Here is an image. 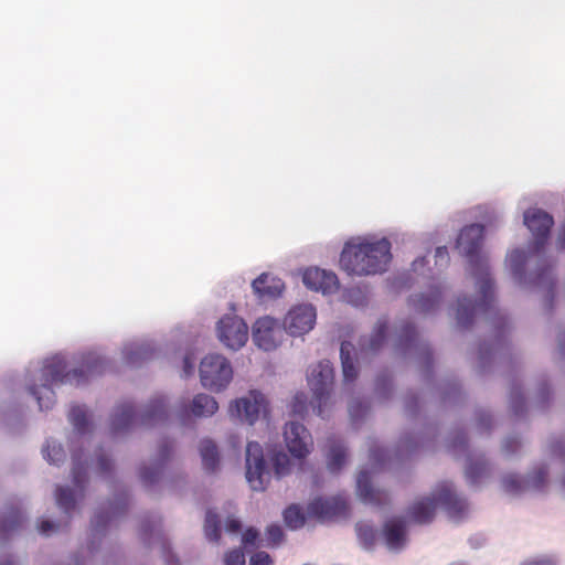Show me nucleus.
Returning <instances> with one entry per match:
<instances>
[{
  "label": "nucleus",
  "mask_w": 565,
  "mask_h": 565,
  "mask_svg": "<svg viewBox=\"0 0 565 565\" xmlns=\"http://www.w3.org/2000/svg\"><path fill=\"white\" fill-rule=\"evenodd\" d=\"M438 391L444 404L456 405L462 401L461 386L456 379H448L443 381L438 386Z\"/></svg>",
  "instance_id": "43"
},
{
  "label": "nucleus",
  "mask_w": 565,
  "mask_h": 565,
  "mask_svg": "<svg viewBox=\"0 0 565 565\" xmlns=\"http://www.w3.org/2000/svg\"><path fill=\"white\" fill-rule=\"evenodd\" d=\"M444 297L445 287L441 284H433L428 287L427 291L409 295L407 298V305L416 313L431 315L439 309Z\"/></svg>",
  "instance_id": "23"
},
{
  "label": "nucleus",
  "mask_w": 565,
  "mask_h": 565,
  "mask_svg": "<svg viewBox=\"0 0 565 565\" xmlns=\"http://www.w3.org/2000/svg\"><path fill=\"white\" fill-rule=\"evenodd\" d=\"M43 458L50 463L54 466H60L65 461L66 454L63 445L53 439L47 438L45 446L42 449Z\"/></svg>",
  "instance_id": "47"
},
{
  "label": "nucleus",
  "mask_w": 565,
  "mask_h": 565,
  "mask_svg": "<svg viewBox=\"0 0 565 565\" xmlns=\"http://www.w3.org/2000/svg\"><path fill=\"white\" fill-rule=\"evenodd\" d=\"M548 468L546 465H540L534 468L532 471L527 472L524 476V481L527 489H533L536 491H541L545 488L547 482Z\"/></svg>",
  "instance_id": "49"
},
{
  "label": "nucleus",
  "mask_w": 565,
  "mask_h": 565,
  "mask_svg": "<svg viewBox=\"0 0 565 565\" xmlns=\"http://www.w3.org/2000/svg\"><path fill=\"white\" fill-rule=\"evenodd\" d=\"M505 265L513 281L521 288L545 289L544 307L548 313L554 310L556 297V280L547 258H541L533 269L529 270L526 257L521 250H515L505 259Z\"/></svg>",
  "instance_id": "4"
},
{
  "label": "nucleus",
  "mask_w": 565,
  "mask_h": 565,
  "mask_svg": "<svg viewBox=\"0 0 565 565\" xmlns=\"http://www.w3.org/2000/svg\"><path fill=\"white\" fill-rule=\"evenodd\" d=\"M166 468L151 462L149 466L141 465L138 469L140 482L146 489H152L162 479Z\"/></svg>",
  "instance_id": "42"
},
{
  "label": "nucleus",
  "mask_w": 565,
  "mask_h": 565,
  "mask_svg": "<svg viewBox=\"0 0 565 565\" xmlns=\"http://www.w3.org/2000/svg\"><path fill=\"white\" fill-rule=\"evenodd\" d=\"M334 380V370L330 361H320L308 375V384L312 392L311 406L317 416L326 418V406L329 403Z\"/></svg>",
  "instance_id": "11"
},
{
  "label": "nucleus",
  "mask_w": 565,
  "mask_h": 565,
  "mask_svg": "<svg viewBox=\"0 0 565 565\" xmlns=\"http://www.w3.org/2000/svg\"><path fill=\"white\" fill-rule=\"evenodd\" d=\"M502 487L507 492L521 493L526 490L524 477L518 473H508L502 477Z\"/></svg>",
  "instance_id": "54"
},
{
  "label": "nucleus",
  "mask_w": 565,
  "mask_h": 565,
  "mask_svg": "<svg viewBox=\"0 0 565 565\" xmlns=\"http://www.w3.org/2000/svg\"><path fill=\"white\" fill-rule=\"evenodd\" d=\"M476 428L479 435H490L493 428V416L492 414L483 408H477L475 411Z\"/></svg>",
  "instance_id": "51"
},
{
  "label": "nucleus",
  "mask_w": 565,
  "mask_h": 565,
  "mask_svg": "<svg viewBox=\"0 0 565 565\" xmlns=\"http://www.w3.org/2000/svg\"><path fill=\"white\" fill-rule=\"evenodd\" d=\"M245 477L253 491L266 490L270 471L262 445L258 441H248L245 450Z\"/></svg>",
  "instance_id": "12"
},
{
  "label": "nucleus",
  "mask_w": 565,
  "mask_h": 565,
  "mask_svg": "<svg viewBox=\"0 0 565 565\" xmlns=\"http://www.w3.org/2000/svg\"><path fill=\"white\" fill-rule=\"evenodd\" d=\"M138 423V412L130 401L116 404L109 415V434L111 437L124 436L134 430Z\"/></svg>",
  "instance_id": "21"
},
{
  "label": "nucleus",
  "mask_w": 565,
  "mask_h": 565,
  "mask_svg": "<svg viewBox=\"0 0 565 565\" xmlns=\"http://www.w3.org/2000/svg\"><path fill=\"white\" fill-rule=\"evenodd\" d=\"M509 404L512 415L516 418L525 417L527 413V403L523 393L521 381L513 379L510 385Z\"/></svg>",
  "instance_id": "37"
},
{
  "label": "nucleus",
  "mask_w": 565,
  "mask_h": 565,
  "mask_svg": "<svg viewBox=\"0 0 565 565\" xmlns=\"http://www.w3.org/2000/svg\"><path fill=\"white\" fill-rule=\"evenodd\" d=\"M317 319L316 308L310 303L292 307L284 319V329L292 337L308 333L315 327Z\"/></svg>",
  "instance_id": "19"
},
{
  "label": "nucleus",
  "mask_w": 565,
  "mask_h": 565,
  "mask_svg": "<svg viewBox=\"0 0 565 565\" xmlns=\"http://www.w3.org/2000/svg\"><path fill=\"white\" fill-rule=\"evenodd\" d=\"M199 451L202 467L206 473H215L220 469L221 456L216 444L210 438L200 441Z\"/></svg>",
  "instance_id": "34"
},
{
  "label": "nucleus",
  "mask_w": 565,
  "mask_h": 565,
  "mask_svg": "<svg viewBox=\"0 0 565 565\" xmlns=\"http://www.w3.org/2000/svg\"><path fill=\"white\" fill-rule=\"evenodd\" d=\"M253 342L263 351L275 350L281 341V328L279 321L271 317L258 318L252 331Z\"/></svg>",
  "instance_id": "18"
},
{
  "label": "nucleus",
  "mask_w": 565,
  "mask_h": 565,
  "mask_svg": "<svg viewBox=\"0 0 565 565\" xmlns=\"http://www.w3.org/2000/svg\"><path fill=\"white\" fill-rule=\"evenodd\" d=\"M224 565H246L245 554L242 548H233L224 554Z\"/></svg>",
  "instance_id": "62"
},
{
  "label": "nucleus",
  "mask_w": 565,
  "mask_h": 565,
  "mask_svg": "<svg viewBox=\"0 0 565 565\" xmlns=\"http://www.w3.org/2000/svg\"><path fill=\"white\" fill-rule=\"evenodd\" d=\"M381 536L390 552L401 553L408 542V524L406 519L401 515H394L385 520Z\"/></svg>",
  "instance_id": "22"
},
{
  "label": "nucleus",
  "mask_w": 565,
  "mask_h": 565,
  "mask_svg": "<svg viewBox=\"0 0 565 565\" xmlns=\"http://www.w3.org/2000/svg\"><path fill=\"white\" fill-rule=\"evenodd\" d=\"M388 334V324L386 320H379L367 339V343L360 342L362 350L376 354L379 353L384 344L386 343Z\"/></svg>",
  "instance_id": "38"
},
{
  "label": "nucleus",
  "mask_w": 565,
  "mask_h": 565,
  "mask_svg": "<svg viewBox=\"0 0 565 565\" xmlns=\"http://www.w3.org/2000/svg\"><path fill=\"white\" fill-rule=\"evenodd\" d=\"M252 288L259 299H276L281 296L285 284L280 278L263 273L253 280Z\"/></svg>",
  "instance_id": "29"
},
{
  "label": "nucleus",
  "mask_w": 565,
  "mask_h": 565,
  "mask_svg": "<svg viewBox=\"0 0 565 565\" xmlns=\"http://www.w3.org/2000/svg\"><path fill=\"white\" fill-rule=\"evenodd\" d=\"M486 228L482 224L466 225L456 239V248L467 258L468 270L475 280L479 297L460 295L457 298L456 322L462 330L470 329L478 315H486L493 308L495 281L489 262L481 253Z\"/></svg>",
  "instance_id": "2"
},
{
  "label": "nucleus",
  "mask_w": 565,
  "mask_h": 565,
  "mask_svg": "<svg viewBox=\"0 0 565 565\" xmlns=\"http://www.w3.org/2000/svg\"><path fill=\"white\" fill-rule=\"evenodd\" d=\"M521 448V440L516 435H509L502 443V450L507 456H514Z\"/></svg>",
  "instance_id": "61"
},
{
  "label": "nucleus",
  "mask_w": 565,
  "mask_h": 565,
  "mask_svg": "<svg viewBox=\"0 0 565 565\" xmlns=\"http://www.w3.org/2000/svg\"><path fill=\"white\" fill-rule=\"evenodd\" d=\"M242 543L244 547L257 548L260 544V532L255 526H247L242 533Z\"/></svg>",
  "instance_id": "60"
},
{
  "label": "nucleus",
  "mask_w": 565,
  "mask_h": 565,
  "mask_svg": "<svg viewBox=\"0 0 565 565\" xmlns=\"http://www.w3.org/2000/svg\"><path fill=\"white\" fill-rule=\"evenodd\" d=\"M394 377L388 371H381L374 380V396L380 404L388 403L394 395Z\"/></svg>",
  "instance_id": "36"
},
{
  "label": "nucleus",
  "mask_w": 565,
  "mask_h": 565,
  "mask_svg": "<svg viewBox=\"0 0 565 565\" xmlns=\"http://www.w3.org/2000/svg\"><path fill=\"white\" fill-rule=\"evenodd\" d=\"M436 502L431 495L425 497L408 508L409 518L418 524L430 523L435 518Z\"/></svg>",
  "instance_id": "35"
},
{
  "label": "nucleus",
  "mask_w": 565,
  "mask_h": 565,
  "mask_svg": "<svg viewBox=\"0 0 565 565\" xmlns=\"http://www.w3.org/2000/svg\"><path fill=\"white\" fill-rule=\"evenodd\" d=\"M493 335L490 340H483L478 347V372H490L495 359L513 363L514 358L508 338L509 321L507 317L495 315L492 318Z\"/></svg>",
  "instance_id": "8"
},
{
  "label": "nucleus",
  "mask_w": 565,
  "mask_h": 565,
  "mask_svg": "<svg viewBox=\"0 0 565 565\" xmlns=\"http://www.w3.org/2000/svg\"><path fill=\"white\" fill-rule=\"evenodd\" d=\"M391 242L386 237L373 242L362 241L358 244L345 243L340 266L349 275L370 276L382 274L392 259Z\"/></svg>",
  "instance_id": "3"
},
{
  "label": "nucleus",
  "mask_w": 565,
  "mask_h": 565,
  "mask_svg": "<svg viewBox=\"0 0 565 565\" xmlns=\"http://www.w3.org/2000/svg\"><path fill=\"white\" fill-rule=\"evenodd\" d=\"M270 463L274 475L277 479H281L291 472V460L282 450H271L269 454Z\"/></svg>",
  "instance_id": "44"
},
{
  "label": "nucleus",
  "mask_w": 565,
  "mask_h": 565,
  "mask_svg": "<svg viewBox=\"0 0 565 565\" xmlns=\"http://www.w3.org/2000/svg\"><path fill=\"white\" fill-rule=\"evenodd\" d=\"M548 447H550L551 455L553 457L559 459L562 462H565V439L555 438V439L551 440Z\"/></svg>",
  "instance_id": "64"
},
{
  "label": "nucleus",
  "mask_w": 565,
  "mask_h": 565,
  "mask_svg": "<svg viewBox=\"0 0 565 565\" xmlns=\"http://www.w3.org/2000/svg\"><path fill=\"white\" fill-rule=\"evenodd\" d=\"M339 289V278L331 271L323 269V277L319 286V291L322 294H332Z\"/></svg>",
  "instance_id": "59"
},
{
  "label": "nucleus",
  "mask_w": 565,
  "mask_h": 565,
  "mask_svg": "<svg viewBox=\"0 0 565 565\" xmlns=\"http://www.w3.org/2000/svg\"><path fill=\"white\" fill-rule=\"evenodd\" d=\"M26 522V515L21 507L6 503L0 510V544L6 545L14 534L19 533Z\"/></svg>",
  "instance_id": "26"
},
{
  "label": "nucleus",
  "mask_w": 565,
  "mask_h": 565,
  "mask_svg": "<svg viewBox=\"0 0 565 565\" xmlns=\"http://www.w3.org/2000/svg\"><path fill=\"white\" fill-rule=\"evenodd\" d=\"M113 371V362L97 352L82 353L77 365L70 369L64 355L55 354L43 364L32 365L24 375L10 374L4 380L9 401L0 404V423L11 433H18L24 425V409L20 395L25 390L38 403L40 411H49L55 404L54 386L84 385L93 377Z\"/></svg>",
  "instance_id": "1"
},
{
  "label": "nucleus",
  "mask_w": 565,
  "mask_h": 565,
  "mask_svg": "<svg viewBox=\"0 0 565 565\" xmlns=\"http://www.w3.org/2000/svg\"><path fill=\"white\" fill-rule=\"evenodd\" d=\"M131 494L127 489H120L114 497L100 504L90 520V534L87 548L90 554L98 551L103 539L106 536L110 525L118 519L126 515L129 509Z\"/></svg>",
  "instance_id": "6"
},
{
  "label": "nucleus",
  "mask_w": 565,
  "mask_h": 565,
  "mask_svg": "<svg viewBox=\"0 0 565 565\" xmlns=\"http://www.w3.org/2000/svg\"><path fill=\"white\" fill-rule=\"evenodd\" d=\"M290 414L305 419L308 414V396L305 392H297L290 403Z\"/></svg>",
  "instance_id": "55"
},
{
  "label": "nucleus",
  "mask_w": 565,
  "mask_h": 565,
  "mask_svg": "<svg viewBox=\"0 0 565 565\" xmlns=\"http://www.w3.org/2000/svg\"><path fill=\"white\" fill-rule=\"evenodd\" d=\"M170 397L166 393L152 395L138 412V423L142 427H156L167 424L170 419Z\"/></svg>",
  "instance_id": "16"
},
{
  "label": "nucleus",
  "mask_w": 565,
  "mask_h": 565,
  "mask_svg": "<svg viewBox=\"0 0 565 565\" xmlns=\"http://www.w3.org/2000/svg\"><path fill=\"white\" fill-rule=\"evenodd\" d=\"M72 459V482L75 489L70 486H56L55 502L60 510L71 515L77 508L79 501L84 499L86 487L88 483V466L89 462L84 458V449L76 447L74 440L70 445Z\"/></svg>",
  "instance_id": "5"
},
{
  "label": "nucleus",
  "mask_w": 565,
  "mask_h": 565,
  "mask_svg": "<svg viewBox=\"0 0 565 565\" xmlns=\"http://www.w3.org/2000/svg\"><path fill=\"white\" fill-rule=\"evenodd\" d=\"M438 435L436 425H428L420 434L412 431L403 434L396 445V456L399 458L411 457L419 449L426 447L430 441H435Z\"/></svg>",
  "instance_id": "25"
},
{
  "label": "nucleus",
  "mask_w": 565,
  "mask_h": 565,
  "mask_svg": "<svg viewBox=\"0 0 565 565\" xmlns=\"http://www.w3.org/2000/svg\"><path fill=\"white\" fill-rule=\"evenodd\" d=\"M371 404L366 399L354 398L349 403V415L354 425L361 424L370 413Z\"/></svg>",
  "instance_id": "50"
},
{
  "label": "nucleus",
  "mask_w": 565,
  "mask_h": 565,
  "mask_svg": "<svg viewBox=\"0 0 565 565\" xmlns=\"http://www.w3.org/2000/svg\"><path fill=\"white\" fill-rule=\"evenodd\" d=\"M173 455V444L169 438H164L160 441L157 450V456L152 462L160 465L167 469Z\"/></svg>",
  "instance_id": "53"
},
{
  "label": "nucleus",
  "mask_w": 565,
  "mask_h": 565,
  "mask_svg": "<svg viewBox=\"0 0 565 565\" xmlns=\"http://www.w3.org/2000/svg\"><path fill=\"white\" fill-rule=\"evenodd\" d=\"M431 498L436 502V508L440 507L450 518L460 516L467 508L466 499L460 498L449 482L439 483Z\"/></svg>",
  "instance_id": "27"
},
{
  "label": "nucleus",
  "mask_w": 565,
  "mask_h": 565,
  "mask_svg": "<svg viewBox=\"0 0 565 565\" xmlns=\"http://www.w3.org/2000/svg\"><path fill=\"white\" fill-rule=\"evenodd\" d=\"M204 535L205 539L211 543H218L221 540V520L218 514L212 509H207L205 512Z\"/></svg>",
  "instance_id": "45"
},
{
  "label": "nucleus",
  "mask_w": 565,
  "mask_h": 565,
  "mask_svg": "<svg viewBox=\"0 0 565 565\" xmlns=\"http://www.w3.org/2000/svg\"><path fill=\"white\" fill-rule=\"evenodd\" d=\"M218 411L217 401L205 393L195 394L190 404L181 403L177 409V418L182 426H188L192 418L211 417Z\"/></svg>",
  "instance_id": "17"
},
{
  "label": "nucleus",
  "mask_w": 565,
  "mask_h": 565,
  "mask_svg": "<svg viewBox=\"0 0 565 565\" xmlns=\"http://www.w3.org/2000/svg\"><path fill=\"white\" fill-rule=\"evenodd\" d=\"M356 492L364 503H374L376 501L375 489L372 483V473L367 469L359 472L356 478Z\"/></svg>",
  "instance_id": "41"
},
{
  "label": "nucleus",
  "mask_w": 565,
  "mask_h": 565,
  "mask_svg": "<svg viewBox=\"0 0 565 565\" xmlns=\"http://www.w3.org/2000/svg\"><path fill=\"white\" fill-rule=\"evenodd\" d=\"M446 447L452 456H460L468 451L469 439L465 427L454 428L446 438Z\"/></svg>",
  "instance_id": "39"
},
{
  "label": "nucleus",
  "mask_w": 565,
  "mask_h": 565,
  "mask_svg": "<svg viewBox=\"0 0 565 565\" xmlns=\"http://www.w3.org/2000/svg\"><path fill=\"white\" fill-rule=\"evenodd\" d=\"M157 356V348L152 341L128 343L122 349V359L130 367H140Z\"/></svg>",
  "instance_id": "28"
},
{
  "label": "nucleus",
  "mask_w": 565,
  "mask_h": 565,
  "mask_svg": "<svg viewBox=\"0 0 565 565\" xmlns=\"http://www.w3.org/2000/svg\"><path fill=\"white\" fill-rule=\"evenodd\" d=\"M267 401L260 391L252 390L247 396L236 398L230 406L233 416L254 425L262 413H267Z\"/></svg>",
  "instance_id": "15"
},
{
  "label": "nucleus",
  "mask_w": 565,
  "mask_h": 565,
  "mask_svg": "<svg viewBox=\"0 0 565 565\" xmlns=\"http://www.w3.org/2000/svg\"><path fill=\"white\" fill-rule=\"evenodd\" d=\"M308 516V512L306 513L298 503H291L282 511L284 523L291 531L302 529L307 523Z\"/></svg>",
  "instance_id": "40"
},
{
  "label": "nucleus",
  "mask_w": 565,
  "mask_h": 565,
  "mask_svg": "<svg viewBox=\"0 0 565 565\" xmlns=\"http://www.w3.org/2000/svg\"><path fill=\"white\" fill-rule=\"evenodd\" d=\"M199 375L204 388L220 393L232 382L234 371L227 358L218 353H209L200 362Z\"/></svg>",
  "instance_id": "10"
},
{
  "label": "nucleus",
  "mask_w": 565,
  "mask_h": 565,
  "mask_svg": "<svg viewBox=\"0 0 565 565\" xmlns=\"http://www.w3.org/2000/svg\"><path fill=\"white\" fill-rule=\"evenodd\" d=\"M490 472V462L486 456L472 458L470 455L466 460L465 476L470 487H478L481 480Z\"/></svg>",
  "instance_id": "33"
},
{
  "label": "nucleus",
  "mask_w": 565,
  "mask_h": 565,
  "mask_svg": "<svg viewBox=\"0 0 565 565\" xmlns=\"http://www.w3.org/2000/svg\"><path fill=\"white\" fill-rule=\"evenodd\" d=\"M404 409L407 417L414 419L420 411V398L416 392L409 391L404 399Z\"/></svg>",
  "instance_id": "58"
},
{
  "label": "nucleus",
  "mask_w": 565,
  "mask_h": 565,
  "mask_svg": "<svg viewBox=\"0 0 565 565\" xmlns=\"http://www.w3.org/2000/svg\"><path fill=\"white\" fill-rule=\"evenodd\" d=\"M220 342L232 351L244 347L248 340V326L238 316L225 315L216 323Z\"/></svg>",
  "instance_id": "13"
},
{
  "label": "nucleus",
  "mask_w": 565,
  "mask_h": 565,
  "mask_svg": "<svg viewBox=\"0 0 565 565\" xmlns=\"http://www.w3.org/2000/svg\"><path fill=\"white\" fill-rule=\"evenodd\" d=\"M307 512L310 518L317 520H331L338 516H347L349 505L340 495H318L308 503Z\"/></svg>",
  "instance_id": "20"
},
{
  "label": "nucleus",
  "mask_w": 565,
  "mask_h": 565,
  "mask_svg": "<svg viewBox=\"0 0 565 565\" xmlns=\"http://www.w3.org/2000/svg\"><path fill=\"white\" fill-rule=\"evenodd\" d=\"M95 471L104 479L110 480L115 472L114 459L105 454L103 447H98L95 452Z\"/></svg>",
  "instance_id": "48"
},
{
  "label": "nucleus",
  "mask_w": 565,
  "mask_h": 565,
  "mask_svg": "<svg viewBox=\"0 0 565 565\" xmlns=\"http://www.w3.org/2000/svg\"><path fill=\"white\" fill-rule=\"evenodd\" d=\"M395 348L403 356H406L412 350H414L416 352V361L420 369V377L423 382L426 384H431L434 382V352L428 343L419 342L417 328L414 322H403L396 335Z\"/></svg>",
  "instance_id": "9"
},
{
  "label": "nucleus",
  "mask_w": 565,
  "mask_h": 565,
  "mask_svg": "<svg viewBox=\"0 0 565 565\" xmlns=\"http://www.w3.org/2000/svg\"><path fill=\"white\" fill-rule=\"evenodd\" d=\"M559 561L556 555L545 554L522 562L520 565H558Z\"/></svg>",
  "instance_id": "63"
},
{
  "label": "nucleus",
  "mask_w": 565,
  "mask_h": 565,
  "mask_svg": "<svg viewBox=\"0 0 565 565\" xmlns=\"http://www.w3.org/2000/svg\"><path fill=\"white\" fill-rule=\"evenodd\" d=\"M322 277L323 269L318 267L307 268L302 274V282L308 289L319 291Z\"/></svg>",
  "instance_id": "56"
},
{
  "label": "nucleus",
  "mask_w": 565,
  "mask_h": 565,
  "mask_svg": "<svg viewBox=\"0 0 565 565\" xmlns=\"http://www.w3.org/2000/svg\"><path fill=\"white\" fill-rule=\"evenodd\" d=\"M355 532L361 547L365 551H373L377 537L376 529L366 522H356Z\"/></svg>",
  "instance_id": "46"
},
{
  "label": "nucleus",
  "mask_w": 565,
  "mask_h": 565,
  "mask_svg": "<svg viewBox=\"0 0 565 565\" xmlns=\"http://www.w3.org/2000/svg\"><path fill=\"white\" fill-rule=\"evenodd\" d=\"M553 401V390L547 380H542L539 383L536 391V406L537 408L545 411L548 408Z\"/></svg>",
  "instance_id": "52"
},
{
  "label": "nucleus",
  "mask_w": 565,
  "mask_h": 565,
  "mask_svg": "<svg viewBox=\"0 0 565 565\" xmlns=\"http://www.w3.org/2000/svg\"><path fill=\"white\" fill-rule=\"evenodd\" d=\"M67 418L74 433L79 437L90 434L94 429L93 415L84 404H72Z\"/></svg>",
  "instance_id": "30"
},
{
  "label": "nucleus",
  "mask_w": 565,
  "mask_h": 565,
  "mask_svg": "<svg viewBox=\"0 0 565 565\" xmlns=\"http://www.w3.org/2000/svg\"><path fill=\"white\" fill-rule=\"evenodd\" d=\"M284 440L288 452L295 459L303 460L311 452L313 445L312 436L308 428L297 420L286 423L284 428Z\"/></svg>",
  "instance_id": "14"
},
{
  "label": "nucleus",
  "mask_w": 565,
  "mask_h": 565,
  "mask_svg": "<svg viewBox=\"0 0 565 565\" xmlns=\"http://www.w3.org/2000/svg\"><path fill=\"white\" fill-rule=\"evenodd\" d=\"M340 360L344 383H353L359 376L355 359V347L351 341L344 340L340 344Z\"/></svg>",
  "instance_id": "32"
},
{
  "label": "nucleus",
  "mask_w": 565,
  "mask_h": 565,
  "mask_svg": "<svg viewBox=\"0 0 565 565\" xmlns=\"http://www.w3.org/2000/svg\"><path fill=\"white\" fill-rule=\"evenodd\" d=\"M266 546L275 547L282 543L285 540V533L278 523L269 524L265 530Z\"/></svg>",
  "instance_id": "57"
},
{
  "label": "nucleus",
  "mask_w": 565,
  "mask_h": 565,
  "mask_svg": "<svg viewBox=\"0 0 565 565\" xmlns=\"http://www.w3.org/2000/svg\"><path fill=\"white\" fill-rule=\"evenodd\" d=\"M327 468L331 473L340 472L347 463L348 447L345 443L334 436L328 438L326 452Z\"/></svg>",
  "instance_id": "31"
},
{
  "label": "nucleus",
  "mask_w": 565,
  "mask_h": 565,
  "mask_svg": "<svg viewBox=\"0 0 565 565\" xmlns=\"http://www.w3.org/2000/svg\"><path fill=\"white\" fill-rule=\"evenodd\" d=\"M523 223L532 233L533 239L529 242L526 248L512 249L505 259L515 250H521L526 257V266L536 265L541 258H546L545 249L554 226V217L548 212L534 207L523 213Z\"/></svg>",
  "instance_id": "7"
},
{
  "label": "nucleus",
  "mask_w": 565,
  "mask_h": 565,
  "mask_svg": "<svg viewBox=\"0 0 565 565\" xmlns=\"http://www.w3.org/2000/svg\"><path fill=\"white\" fill-rule=\"evenodd\" d=\"M139 536L145 546L151 547L154 539L159 542L161 555L166 565H179V557L173 552L170 541L161 533L156 532V525L149 516H145L140 521Z\"/></svg>",
  "instance_id": "24"
}]
</instances>
